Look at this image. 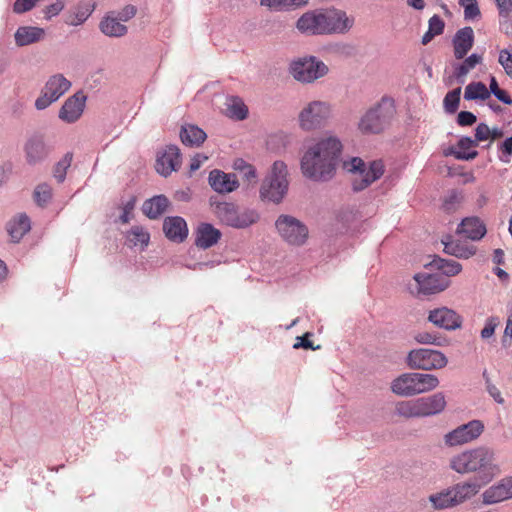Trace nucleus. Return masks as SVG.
Wrapping results in <instances>:
<instances>
[{
	"instance_id": "f257e3e1",
	"label": "nucleus",
	"mask_w": 512,
	"mask_h": 512,
	"mask_svg": "<svg viewBox=\"0 0 512 512\" xmlns=\"http://www.w3.org/2000/svg\"><path fill=\"white\" fill-rule=\"evenodd\" d=\"M342 143L335 136L321 139L310 147L301 159V170L313 181H328L333 178L339 164Z\"/></svg>"
},
{
	"instance_id": "f03ea898",
	"label": "nucleus",
	"mask_w": 512,
	"mask_h": 512,
	"mask_svg": "<svg viewBox=\"0 0 512 512\" xmlns=\"http://www.w3.org/2000/svg\"><path fill=\"white\" fill-rule=\"evenodd\" d=\"M354 24L344 10L335 7L317 8L302 14L296 22V28L307 36L344 34Z\"/></svg>"
},
{
	"instance_id": "7ed1b4c3",
	"label": "nucleus",
	"mask_w": 512,
	"mask_h": 512,
	"mask_svg": "<svg viewBox=\"0 0 512 512\" xmlns=\"http://www.w3.org/2000/svg\"><path fill=\"white\" fill-rule=\"evenodd\" d=\"M449 467L459 474H474L481 484H488L500 473L492 449L479 446L465 450L451 457Z\"/></svg>"
},
{
	"instance_id": "20e7f679",
	"label": "nucleus",
	"mask_w": 512,
	"mask_h": 512,
	"mask_svg": "<svg viewBox=\"0 0 512 512\" xmlns=\"http://www.w3.org/2000/svg\"><path fill=\"white\" fill-rule=\"evenodd\" d=\"M396 115L394 99L383 96L360 118L358 129L363 134H379L387 129Z\"/></svg>"
},
{
	"instance_id": "39448f33",
	"label": "nucleus",
	"mask_w": 512,
	"mask_h": 512,
	"mask_svg": "<svg viewBox=\"0 0 512 512\" xmlns=\"http://www.w3.org/2000/svg\"><path fill=\"white\" fill-rule=\"evenodd\" d=\"M287 165L283 161H275L270 174L263 180L260 197L264 201L279 204L288 191Z\"/></svg>"
},
{
	"instance_id": "423d86ee",
	"label": "nucleus",
	"mask_w": 512,
	"mask_h": 512,
	"mask_svg": "<svg viewBox=\"0 0 512 512\" xmlns=\"http://www.w3.org/2000/svg\"><path fill=\"white\" fill-rule=\"evenodd\" d=\"M209 203L214 209L217 218L225 225L233 228H246L258 219L253 210L239 211L234 203L217 201V197H210Z\"/></svg>"
},
{
	"instance_id": "0eeeda50",
	"label": "nucleus",
	"mask_w": 512,
	"mask_h": 512,
	"mask_svg": "<svg viewBox=\"0 0 512 512\" xmlns=\"http://www.w3.org/2000/svg\"><path fill=\"white\" fill-rule=\"evenodd\" d=\"M289 73L301 83H312L324 77L328 66L315 56H303L292 60L289 64Z\"/></svg>"
},
{
	"instance_id": "6e6552de",
	"label": "nucleus",
	"mask_w": 512,
	"mask_h": 512,
	"mask_svg": "<svg viewBox=\"0 0 512 512\" xmlns=\"http://www.w3.org/2000/svg\"><path fill=\"white\" fill-rule=\"evenodd\" d=\"M275 227L283 241L292 246H303L309 237L308 227L291 215L278 216Z\"/></svg>"
},
{
	"instance_id": "1a4fd4ad",
	"label": "nucleus",
	"mask_w": 512,
	"mask_h": 512,
	"mask_svg": "<svg viewBox=\"0 0 512 512\" xmlns=\"http://www.w3.org/2000/svg\"><path fill=\"white\" fill-rule=\"evenodd\" d=\"M406 363L410 369L429 371L445 367L448 359L438 350L420 348L408 353Z\"/></svg>"
},
{
	"instance_id": "9d476101",
	"label": "nucleus",
	"mask_w": 512,
	"mask_h": 512,
	"mask_svg": "<svg viewBox=\"0 0 512 512\" xmlns=\"http://www.w3.org/2000/svg\"><path fill=\"white\" fill-rule=\"evenodd\" d=\"M331 112L329 102L321 100L311 101L299 113L300 127L306 131L320 128L330 118Z\"/></svg>"
},
{
	"instance_id": "9b49d317",
	"label": "nucleus",
	"mask_w": 512,
	"mask_h": 512,
	"mask_svg": "<svg viewBox=\"0 0 512 512\" xmlns=\"http://www.w3.org/2000/svg\"><path fill=\"white\" fill-rule=\"evenodd\" d=\"M52 149L44 133L34 132L28 136L24 144L25 160L31 166L40 164L49 157Z\"/></svg>"
},
{
	"instance_id": "f8f14e48",
	"label": "nucleus",
	"mask_w": 512,
	"mask_h": 512,
	"mask_svg": "<svg viewBox=\"0 0 512 512\" xmlns=\"http://www.w3.org/2000/svg\"><path fill=\"white\" fill-rule=\"evenodd\" d=\"M484 431V424L480 420H471L462 424L444 435V443L448 447L467 444L476 440Z\"/></svg>"
},
{
	"instance_id": "ddd939ff",
	"label": "nucleus",
	"mask_w": 512,
	"mask_h": 512,
	"mask_svg": "<svg viewBox=\"0 0 512 512\" xmlns=\"http://www.w3.org/2000/svg\"><path fill=\"white\" fill-rule=\"evenodd\" d=\"M180 163V149L178 146L171 144L157 153L155 169L160 175L168 177L173 171L178 170Z\"/></svg>"
},
{
	"instance_id": "4468645a",
	"label": "nucleus",
	"mask_w": 512,
	"mask_h": 512,
	"mask_svg": "<svg viewBox=\"0 0 512 512\" xmlns=\"http://www.w3.org/2000/svg\"><path fill=\"white\" fill-rule=\"evenodd\" d=\"M417 295H432L446 289L447 281L438 274L417 273L414 276Z\"/></svg>"
},
{
	"instance_id": "2eb2a0df",
	"label": "nucleus",
	"mask_w": 512,
	"mask_h": 512,
	"mask_svg": "<svg viewBox=\"0 0 512 512\" xmlns=\"http://www.w3.org/2000/svg\"><path fill=\"white\" fill-rule=\"evenodd\" d=\"M428 320L436 327L448 331L459 329L462 326V317L447 307L429 311Z\"/></svg>"
},
{
	"instance_id": "dca6fc26",
	"label": "nucleus",
	"mask_w": 512,
	"mask_h": 512,
	"mask_svg": "<svg viewBox=\"0 0 512 512\" xmlns=\"http://www.w3.org/2000/svg\"><path fill=\"white\" fill-rule=\"evenodd\" d=\"M86 99L83 91H77L67 98L59 111V118L66 123L76 122L83 114Z\"/></svg>"
},
{
	"instance_id": "f3484780",
	"label": "nucleus",
	"mask_w": 512,
	"mask_h": 512,
	"mask_svg": "<svg viewBox=\"0 0 512 512\" xmlns=\"http://www.w3.org/2000/svg\"><path fill=\"white\" fill-rule=\"evenodd\" d=\"M482 498V502L485 505H492L512 499V477H505L486 489L482 494Z\"/></svg>"
},
{
	"instance_id": "a211bd4d",
	"label": "nucleus",
	"mask_w": 512,
	"mask_h": 512,
	"mask_svg": "<svg viewBox=\"0 0 512 512\" xmlns=\"http://www.w3.org/2000/svg\"><path fill=\"white\" fill-rule=\"evenodd\" d=\"M163 232L166 238L174 243H182L188 237V226L180 216H168L163 221Z\"/></svg>"
},
{
	"instance_id": "6ab92c4d",
	"label": "nucleus",
	"mask_w": 512,
	"mask_h": 512,
	"mask_svg": "<svg viewBox=\"0 0 512 512\" xmlns=\"http://www.w3.org/2000/svg\"><path fill=\"white\" fill-rule=\"evenodd\" d=\"M208 182L211 188L220 194L231 193L239 187L235 174L214 169L209 173Z\"/></svg>"
},
{
	"instance_id": "aec40b11",
	"label": "nucleus",
	"mask_w": 512,
	"mask_h": 512,
	"mask_svg": "<svg viewBox=\"0 0 512 512\" xmlns=\"http://www.w3.org/2000/svg\"><path fill=\"white\" fill-rule=\"evenodd\" d=\"M477 140L469 136H462L457 142V148L450 146L444 150L445 156H453L457 160L470 161L478 156V151L472 148L477 147Z\"/></svg>"
},
{
	"instance_id": "412c9836",
	"label": "nucleus",
	"mask_w": 512,
	"mask_h": 512,
	"mask_svg": "<svg viewBox=\"0 0 512 512\" xmlns=\"http://www.w3.org/2000/svg\"><path fill=\"white\" fill-rule=\"evenodd\" d=\"M454 56L457 60L463 59L474 45V31L472 27L465 26L459 29L452 39Z\"/></svg>"
},
{
	"instance_id": "4be33fe9",
	"label": "nucleus",
	"mask_w": 512,
	"mask_h": 512,
	"mask_svg": "<svg viewBox=\"0 0 512 512\" xmlns=\"http://www.w3.org/2000/svg\"><path fill=\"white\" fill-rule=\"evenodd\" d=\"M456 232L472 241H479L485 236L487 229L479 217L470 216L461 221Z\"/></svg>"
},
{
	"instance_id": "5701e85b",
	"label": "nucleus",
	"mask_w": 512,
	"mask_h": 512,
	"mask_svg": "<svg viewBox=\"0 0 512 512\" xmlns=\"http://www.w3.org/2000/svg\"><path fill=\"white\" fill-rule=\"evenodd\" d=\"M420 417H427L441 413L446 407V399L442 392L417 398Z\"/></svg>"
},
{
	"instance_id": "b1692460",
	"label": "nucleus",
	"mask_w": 512,
	"mask_h": 512,
	"mask_svg": "<svg viewBox=\"0 0 512 512\" xmlns=\"http://www.w3.org/2000/svg\"><path fill=\"white\" fill-rule=\"evenodd\" d=\"M221 231L210 223H200L195 231V245L201 249L214 246L221 238Z\"/></svg>"
},
{
	"instance_id": "393cba45",
	"label": "nucleus",
	"mask_w": 512,
	"mask_h": 512,
	"mask_svg": "<svg viewBox=\"0 0 512 512\" xmlns=\"http://www.w3.org/2000/svg\"><path fill=\"white\" fill-rule=\"evenodd\" d=\"M391 390L394 394L402 397H411L419 394L416 388L415 372L403 373L391 383Z\"/></svg>"
},
{
	"instance_id": "a878e982",
	"label": "nucleus",
	"mask_w": 512,
	"mask_h": 512,
	"mask_svg": "<svg viewBox=\"0 0 512 512\" xmlns=\"http://www.w3.org/2000/svg\"><path fill=\"white\" fill-rule=\"evenodd\" d=\"M170 205L169 199L165 195H156L144 201L142 205V212L149 219H158L168 209Z\"/></svg>"
},
{
	"instance_id": "bb28decb",
	"label": "nucleus",
	"mask_w": 512,
	"mask_h": 512,
	"mask_svg": "<svg viewBox=\"0 0 512 512\" xmlns=\"http://www.w3.org/2000/svg\"><path fill=\"white\" fill-rule=\"evenodd\" d=\"M45 30L34 26H21L15 32V43L19 47L27 46L43 39Z\"/></svg>"
},
{
	"instance_id": "cd10ccee",
	"label": "nucleus",
	"mask_w": 512,
	"mask_h": 512,
	"mask_svg": "<svg viewBox=\"0 0 512 512\" xmlns=\"http://www.w3.org/2000/svg\"><path fill=\"white\" fill-rule=\"evenodd\" d=\"M70 87L71 82L69 80L62 74H55L48 79L43 90L52 100L57 101Z\"/></svg>"
},
{
	"instance_id": "c85d7f7f",
	"label": "nucleus",
	"mask_w": 512,
	"mask_h": 512,
	"mask_svg": "<svg viewBox=\"0 0 512 512\" xmlns=\"http://www.w3.org/2000/svg\"><path fill=\"white\" fill-rule=\"evenodd\" d=\"M30 228V219L25 214L10 220L6 225L7 232L14 243H18Z\"/></svg>"
},
{
	"instance_id": "c756f323",
	"label": "nucleus",
	"mask_w": 512,
	"mask_h": 512,
	"mask_svg": "<svg viewBox=\"0 0 512 512\" xmlns=\"http://www.w3.org/2000/svg\"><path fill=\"white\" fill-rule=\"evenodd\" d=\"M180 138L184 145L198 147L205 141L207 135L198 126L187 124L181 127Z\"/></svg>"
},
{
	"instance_id": "7c9ffc66",
	"label": "nucleus",
	"mask_w": 512,
	"mask_h": 512,
	"mask_svg": "<svg viewBox=\"0 0 512 512\" xmlns=\"http://www.w3.org/2000/svg\"><path fill=\"white\" fill-rule=\"evenodd\" d=\"M485 484H481L480 481L473 480L464 483L456 484L451 488L453 497L457 500V505L475 496L480 488Z\"/></svg>"
},
{
	"instance_id": "2f4dec72",
	"label": "nucleus",
	"mask_w": 512,
	"mask_h": 512,
	"mask_svg": "<svg viewBox=\"0 0 512 512\" xmlns=\"http://www.w3.org/2000/svg\"><path fill=\"white\" fill-rule=\"evenodd\" d=\"M426 267H429L432 270H438L445 276L457 275L462 269L459 262L443 259L439 256H434L433 260L428 263Z\"/></svg>"
},
{
	"instance_id": "473e14b6",
	"label": "nucleus",
	"mask_w": 512,
	"mask_h": 512,
	"mask_svg": "<svg viewBox=\"0 0 512 512\" xmlns=\"http://www.w3.org/2000/svg\"><path fill=\"white\" fill-rule=\"evenodd\" d=\"M444 244V252L458 258L468 259L476 253L474 246H466L460 241H442Z\"/></svg>"
},
{
	"instance_id": "72a5a7b5",
	"label": "nucleus",
	"mask_w": 512,
	"mask_h": 512,
	"mask_svg": "<svg viewBox=\"0 0 512 512\" xmlns=\"http://www.w3.org/2000/svg\"><path fill=\"white\" fill-rule=\"evenodd\" d=\"M309 0H260V5L272 11H289L308 4Z\"/></svg>"
},
{
	"instance_id": "f704fd0d",
	"label": "nucleus",
	"mask_w": 512,
	"mask_h": 512,
	"mask_svg": "<svg viewBox=\"0 0 512 512\" xmlns=\"http://www.w3.org/2000/svg\"><path fill=\"white\" fill-rule=\"evenodd\" d=\"M99 28L103 34L109 37H121L127 33V27L121 24L118 19L106 17L100 24Z\"/></svg>"
},
{
	"instance_id": "c9c22d12",
	"label": "nucleus",
	"mask_w": 512,
	"mask_h": 512,
	"mask_svg": "<svg viewBox=\"0 0 512 512\" xmlns=\"http://www.w3.org/2000/svg\"><path fill=\"white\" fill-rule=\"evenodd\" d=\"M482 62V56L476 53L468 56L461 64H459L454 70V76L457 81L461 84L465 82V76L468 72L476 67V65Z\"/></svg>"
},
{
	"instance_id": "e433bc0d",
	"label": "nucleus",
	"mask_w": 512,
	"mask_h": 512,
	"mask_svg": "<svg viewBox=\"0 0 512 512\" xmlns=\"http://www.w3.org/2000/svg\"><path fill=\"white\" fill-rule=\"evenodd\" d=\"M226 115L232 119L244 120L248 115V108L239 97L227 99Z\"/></svg>"
},
{
	"instance_id": "4c0bfd02",
	"label": "nucleus",
	"mask_w": 512,
	"mask_h": 512,
	"mask_svg": "<svg viewBox=\"0 0 512 512\" xmlns=\"http://www.w3.org/2000/svg\"><path fill=\"white\" fill-rule=\"evenodd\" d=\"M489 97L490 92H488V88L483 82H471L465 87V100H486Z\"/></svg>"
},
{
	"instance_id": "58836bf2",
	"label": "nucleus",
	"mask_w": 512,
	"mask_h": 512,
	"mask_svg": "<svg viewBox=\"0 0 512 512\" xmlns=\"http://www.w3.org/2000/svg\"><path fill=\"white\" fill-rule=\"evenodd\" d=\"M430 502L436 509H445L457 505V500L453 497L451 489L445 490L438 494H433L429 497Z\"/></svg>"
},
{
	"instance_id": "ea45409f",
	"label": "nucleus",
	"mask_w": 512,
	"mask_h": 512,
	"mask_svg": "<svg viewBox=\"0 0 512 512\" xmlns=\"http://www.w3.org/2000/svg\"><path fill=\"white\" fill-rule=\"evenodd\" d=\"M415 377L419 394L431 391L439 385V380L435 375L415 372Z\"/></svg>"
},
{
	"instance_id": "a19ab883",
	"label": "nucleus",
	"mask_w": 512,
	"mask_h": 512,
	"mask_svg": "<svg viewBox=\"0 0 512 512\" xmlns=\"http://www.w3.org/2000/svg\"><path fill=\"white\" fill-rule=\"evenodd\" d=\"M150 235L140 226H133L127 234V241L131 246H147Z\"/></svg>"
},
{
	"instance_id": "79ce46f5",
	"label": "nucleus",
	"mask_w": 512,
	"mask_h": 512,
	"mask_svg": "<svg viewBox=\"0 0 512 512\" xmlns=\"http://www.w3.org/2000/svg\"><path fill=\"white\" fill-rule=\"evenodd\" d=\"M73 154L67 152L61 160H59L53 168V176L57 182L62 183L66 178L67 169L70 167Z\"/></svg>"
},
{
	"instance_id": "37998d69",
	"label": "nucleus",
	"mask_w": 512,
	"mask_h": 512,
	"mask_svg": "<svg viewBox=\"0 0 512 512\" xmlns=\"http://www.w3.org/2000/svg\"><path fill=\"white\" fill-rule=\"evenodd\" d=\"M396 412L406 418L420 417L417 399L397 403Z\"/></svg>"
},
{
	"instance_id": "c03bdc74",
	"label": "nucleus",
	"mask_w": 512,
	"mask_h": 512,
	"mask_svg": "<svg viewBox=\"0 0 512 512\" xmlns=\"http://www.w3.org/2000/svg\"><path fill=\"white\" fill-rule=\"evenodd\" d=\"M461 95V87H457L449 91L443 100L445 112L448 114H454L459 107Z\"/></svg>"
},
{
	"instance_id": "a18cd8bd",
	"label": "nucleus",
	"mask_w": 512,
	"mask_h": 512,
	"mask_svg": "<svg viewBox=\"0 0 512 512\" xmlns=\"http://www.w3.org/2000/svg\"><path fill=\"white\" fill-rule=\"evenodd\" d=\"M459 5L464 9V19L474 21L480 18L481 12L477 0H459Z\"/></svg>"
},
{
	"instance_id": "49530a36",
	"label": "nucleus",
	"mask_w": 512,
	"mask_h": 512,
	"mask_svg": "<svg viewBox=\"0 0 512 512\" xmlns=\"http://www.w3.org/2000/svg\"><path fill=\"white\" fill-rule=\"evenodd\" d=\"M52 198V188L47 183H41L34 190V199L36 203L44 207Z\"/></svg>"
},
{
	"instance_id": "de8ad7c7",
	"label": "nucleus",
	"mask_w": 512,
	"mask_h": 512,
	"mask_svg": "<svg viewBox=\"0 0 512 512\" xmlns=\"http://www.w3.org/2000/svg\"><path fill=\"white\" fill-rule=\"evenodd\" d=\"M415 340L420 344H433L441 346L445 341V338L435 332H419L415 335Z\"/></svg>"
},
{
	"instance_id": "09e8293b",
	"label": "nucleus",
	"mask_w": 512,
	"mask_h": 512,
	"mask_svg": "<svg viewBox=\"0 0 512 512\" xmlns=\"http://www.w3.org/2000/svg\"><path fill=\"white\" fill-rule=\"evenodd\" d=\"M462 194L456 190H452L443 201V209L446 212H453L456 210L458 204L462 200Z\"/></svg>"
},
{
	"instance_id": "8fccbe9b",
	"label": "nucleus",
	"mask_w": 512,
	"mask_h": 512,
	"mask_svg": "<svg viewBox=\"0 0 512 512\" xmlns=\"http://www.w3.org/2000/svg\"><path fill=\"white\" fill-rule=\"evenodd\" d=\"M500 324V319L497 316H490L486 319L485 326L481 330V338L486 340L493 336L495 329Z\"/></svg>"
},
{
	"instance_id": "3c124183",
	"label": "nucleus",
	"mask_w": 512,
	"mask_h": 512,
	"mask_svg": "<svg viewBox=\"0 0 512 512\" xmlns=\"http://www.w3.org/2000/svg\"><path fill=\"white\" fill-rule=\"evenodd\" d=\"M366 176L370 178L372 183L378 180L384 173V166L381 161H373L370 163L369 168L365 169Z\"/></svg>"
},
{
	"instance_id": "603ef678",
	"label": "nucleus",
	"mask_w": 512,
	"mask_h": 512,
	"mask_svg": "<svg viewBox=\"0 0 512 512\" xmlns=\"http://www.w3.org/2000/svg\"><path fill=\"white\" fill-rule=\"evenodd\" d=\"M344 168L353 174L364 173L366 169L365 162L359 157H353L350 161L343 164Z\"/></svg>"
},
{
	"instance_id": "864d4df0",
	"label": "nucleus",
	"mask_w": 512,
	"mask_h": 512,
	"mask_svg": "<svg viewBox=\"0 0 512 512\" xmlns=\"http://www.w3.org/2000/svg\"><path fill=\"white\" fill-rule=\"evenodd\" d=\"M498 62L505 70V73L512 79V53L507 49L501 50Z\"/></svg>"
},
{
	"instance_id": "5fc2aeb1",
	"label": "nucleus",
	"mask_w": 512,
	"mask_h": 512,
	"mask_svg": "<svg viewBox=\"0 0 512 512\" xmlns=\"http://www.w3.org/2000/svg\"><path fill=\"white\" fill-rule=\"evenodd\" d=\"M498 148L501 152L499 160L504 163H509L512 156V136L500 143Z\"/></svg>"
},
{
	"instance_id": "6e6d98bb",
	"label": "nucleus",
	"mask_w": 512,
	"mask_h": 512,
	"mask_svg": "<svg viewBox=\"0 0 512 512\" xmlns=\"http://www.w3.org/2000/svg\"><path fill=\"white\" fill-rule=\"evenodd\" d=\"M371 184L372 181L366 176L365 173H358L355 174V177L352 180V189L354 192H360Z\"/></svg>"
},
{
	"instance_id": "4d7b16f0",
	"label": "nucleus",
	"mask_w": 512,
	"mask_h": 512,
	"mask_svg": "<svg viewBox=\"0 0 512 512\" xmlns=\"http://www.w3.org/2000/svg\"><path fill=\"white\" fill-rule=\"evenodd\" d=\"M92 10L89 9H80L78 8L77 11L74 13L73 16L70 17L69 20L66 21L67 24L71 26H79L83 24L88 17L90 16Z\"/></svg>"
},
{
	"instance_id": "13d9d810",
	"label": "nucleus",
	"mask_w": 512,
	"mask_h": 512,
	"mask_svg": "<svg viewBox=\"0 0 512 512\" xmlns=\"http://www.w3.org/2000/svg\"><path fill=\"white\" fill-rule=\"evenodd\" d=\"M444 28H445V22L439 15L435 14L429 19L428 30L433 32L435 35L438 36V35L442 34L444 31Z\"/></svg>"
},
{
	"instance_id": "bf43d9fd",
	"label": "nucleus",
	"mask_w": 512,
	"mask_h": 512,
	"mask_svg": "<svg viewBox=\"0 0 512 512\" xmlns=\"http://www.w3.org/2000/svg\"><path fill=\"white\" fill-rule=\"evenodd\" d=\"M457 124L462 127L472 126L477 121V117L469 111H461L457 115Z\"/></svg>"
},
{
	"instance_id": "052dcab7",
	"label": "nucleus",
	"mask_w": 512,
	"mask_h": 512,
	"mask_svg": "<svg viewBox=\"0 0 512 512\" xmlns=\"http://www.w3.org/2000/svg\"><path fill=\"white\" fill-rule=\"evenodd\" d=\"M312 336V334L310 332H306L305 334H303L302 336L300 337H297L296 340L297 342L293 345V348L294 349H300V348H303V349H311V350H316L319 348V346L317 347H314L313 346V342L309 340V338Z\"/></svg>"
},
{
	"instance_id": "680f3d73",
	"label": "nucleus",
	"mask_w": 512,
	"mask_h": 512,
	"mask_svg": "<svg viewBox=\"0 0 512 512\" xmlns=\"http://www.w3.org/2000/svg\"><path fill=\"white\" fill-rule=\"evenodd\" d=\"M65 7V4L62 0H57L53 4L47 6L44 10L45 19L49 20L53 16L58 15Z\"/></svg>"
},
{
	"instance_id": "e2e57ef3",
	"label": "nucleus",
	"mask_w": 512,
	"mask_h": 512,
	"mask_svg": "<svg viewBox=\"0 0 512 512\" xmlns=\"http://www.w3.org/2000/svg\"><path fill=\"white\" fill-rule=\"evenodd\" d=\"M490 139V127L486 123H479L475 129V139L478 142Z\"/></svg>"
},
{
	"instance_id": "0e129e2a",
	"label": "nucleus",
	"mask_w": 512,
	"mask_h": 512,
	"mask_svg": "<svg viewBox=\"0 0 512 512\" xmlns=\"http://www.w3.org/2000/svg\"><path fill=\"white\" fill-rule=\"evenodd\" d=\"M35 7L34 2L32 0H16L13 4V11L16 14H22L27 11H30Z\"/></svg>"
},
{
	"instance_id": "69168bd1",
	"label": "nucleus",
	"mask_w": 512,
	"mask_h": 512,
	"mask_svg": "<svg viewBox=\"0 0 512 512\" xmlns=\"http://www.w3.org/2000/svg\"><path fill=\"white\" fill-rule=\"evenodd\" d=\"M486 390L497 403H504V399L501 396L500 390L494 384L491 383L490 378L486 379Z\"/></svg>"
},
{
	"instance_id": "338daca9",
	"label": "nucleus",
	"mask_w": 512,
	"mask_h": 512,
	"mask_svg": "<svg viewBox=\"0 0 512 512\" xmlns=\"http://www.w3.org/2000/svg\"><path fill=\"white\" fill-rule=\"evenodd\" d=\"M135 206V198H131L123 207V212L120 215V221L123 224H126L130 221V213L134 209Z\"/></svg>"
},
{
	"instance_id": "774afa93",
	"label": "nucleus",
	"mask_w": 512,
	"mask_h": 512,
	"mask_svg": "<svg viewBox=\"0 0 512 512\" xmlns=\"http://www.w3.org/2000/svg\"><path fill=\"white\" fill-rule=\"evenodd\" d=\"M497 7L500 17L507 18L512 10V0H498Z\"/></svg>"
}]
</instances>
